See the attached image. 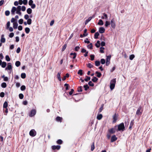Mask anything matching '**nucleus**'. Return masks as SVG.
<instances>
[{"instance_id": "obj_1", "label": "nucleus", "mask_w": 152, "mask_h": 152, "mask_svg": "<svg viewBox=\"0 0 152 152\" xmlns=\"http://www.w3.org/2000/svg\"><path fill=\"white\" fill-rule=\"evenodd\" d=\"M116 79L114 78L110 82V88L111 91L113 90L115 87L116 83Z\"/></svg>"}, {"instance_id": "obj_2", "label": "nucleus", "mask_w": 152, "mask_h": 152, "mask_svg": "<svg viewBox=\"0 0 152 152\" xmlns=\"http://www.w3.org/2000/svg\"><path fill=\"white\" fill-rule=\"evenodd\" d=\"M118 131H120L121 130L123 131L125 129L124 124L123 123H122L120 124H119L118 126Z\"/></svg>"}, {"instance_id": "obj_3", "label": "nucleus", "mask_w": 152, "mask_h": 152, "mask_svg": "<svg viewBox=\"0 0 152 152\" xmlns=\"http://www.w3.org/2000/svg\"><path fill=\"white\" fill-rule=\"evenodd\" d=\"M142 112L143 109L142 108V107L140 106L137 111L136 115L140 116L142 114Z\"/></svg>"}, {"instance_id": "obj_4", "label": "nucleus", "mask_w": 152, "mask_h": 152, "mask_svg": "<svg viewBox=\"0 0 152 152\" xmlns=\"http://www.w3.org/2000/svg\"><path fill=\"white\" fill-rule=\"evenodd\" d=\"M36 132L34 129H31L29 132V135L32 137L36 136Z\"/></svg>"}, {"instance_id": "obj_5", "label": "nucleus", "mask_w": 152, "mask_h": 152, "mask_svg": "<svg viewBox=\"0 0 152 152\" xmlns=\"http://www.w3.org/2000/svg\"><path fill=\"white\" fill-rule=\"evenodd\" d=\"M111 57V56L110 55L107 56L106 64L107 66H108L110 63V61Z\"/></svg>"}, {"instance_id": "obj_6", "label": "nucleus", "mask_w": 152, "mask_h": 152, "mask_svg": "<svg viewBox=\"0 0 152 152\" xmlns=\"http://www.w3.org/2000/svg\"><path fill=\"white\" fill-rule=\"evenodd\" d=\"M36 111L35 110H32L29 114V116L30 117H32L34 116L36 113Z\"/></svg>"}, {"instance_id": "obj_7", "label": "nucleus", "mask_w": 152, "mask_h": 152, "mask_svg": "<svg viewBox=\"0 0 152 152\" xmlns=\"http://www.w3.org/2000/svg\"><path fill=\"white\" fill-rule=\"evenodd\" d=\"M21 10V7L20 6H18L16 10V13L17 14H18L20 15H21V13L20 12V10Z\"/></svg>"}, {"instance_id": "obj_8", "label": "nucleus", "mask_w": 152, "mask_h": 152, "mask_svg": "<svg viewBox=\"0 0 152 152\" xmlns=\"http://www.w3.org/2000/svg\"><path fill=\"white\" fill-rule=\"evenodd\" d=\"M110 24H111V27L113 28H115V21L114 19H113L111 20Z\"/></svg>"}, {"instance_id": "obj_9", "label": "nucleus", "mask_w": 152, "mask_h": 152, "mask_svg": "<svg viewBox=\"0 0 152 152\" xmlns=\"http://www.w3.org/2000/svg\"><path fill=\"white\" fill-rule=\"evenodd\" d=\"M61 148V146L59 145H53L52 146V148L53 150L57 149L58 150L60 149Z\"/></svg>"}, {"instance_id": "obj_10", "label": "nucleus", "mask_w": 152, "mask_h": 152, "mask_svg": "<svg viewBox=\"0 0 152 152\" xmlns=\"http://www.w3.org/2000/svg\"><path fill=\"white\" fill-rule=\"evenodd\" d=\"M105 31V29L104 27H100L99 28V32L101 34L104 33Z\"/></svg>"}, {"instance_id": "obj_11", "label": "nucleus", "mask_w": 152, "mask_h": 152, "mask_svg": "<svg viewBox=\"0 0 152 152\" xmlns=\"http://www.w3.org/2000/svg\"><path fill=\"white\" fill-rule=\"evenodd\" d=\"M117 138L116 137L115 135H113L112 137L111 138V142H114L116 141L117 140Z\"/></svg>"}, {"instance_id": "obj_12", "label": "nucleus", "mask_w": 152, "mask_h": 152, "mask_svg": "<svg viewBox=\"0 0 152 152\" xmlns=\"http://www.w3.org/2000/svg\"><path fill=\"white\" fill-rule=\"evenodd\" d=\"M12 69V66L11 65V64L10 63H9L8 64L7 67L5 69V70H7V69L8 70H11Z\"/></svg>"}, {"instance_id": "obj_13", "label": "nucleus", "mask_w": 152, "mask_h": 152, "mask_svg": "<svg viewBox=\"0 0 152 152\" xmlns=\"http://www.w3.org/2000/svg\"><path fill=\"white\" fill-rule=\"evenodd\" d=\"M113 123H115L117 120V117L116 116V114H115L113 116Z\"/></svg>"}, {"instance_id": "obj_14", "label": "nucleus", "mask_w": 152, "mask_h": 152, "mask_svg": "<svg viewBox=\"0 0 152 152\" xmlns=\"http://www.w3.org/2000/svg\"><path fill=\"white\" fill-rule=\"evenodd\" d=\"M108 132L110 133L111 134L114 133L115 132V128H112L111 129L108 130Z\"/></svg>"}, {"instance_id": "obj_15", "label": "nucleus", "mask_w": 152, "mask_h": 152, "mask_svg": "<svg viewBox=\"0 0 152 152\" xmlns=\"http://www.w3.org/2000/svg\"><path fill=\"white\" fill-rule=\"evenodd\" d=\"M17 10V8L16 7H12V8L11 10V12L12 15H14L15 12Z\"/></svg>"}, {"instance_id": "obj_16", "label": "nucleus", "mask_w": 152, "mask_h": 152, "mask_svg": "<svg viewBox=\"0 0 152 152\" xmlns=\"http://www.w3.org/2000/svg\"><path fill=\"white\" fill-rule=\"evenodd\" d=\"M103 16L101 17V18L102 19H105L106 20H107L108 17L107 15L105 13H103L102 14Z\"/></svg>"}, {"instance_id": "obj_17", "label": "nucleus", "mask_w": 152, "mask_h": 152, "mask_svg": "<svg viewBox=\"0 0 152 152\" xmlns=\"http://www.w3.org/2000/svg\"><path fill=\"white\" fill-rule=\"evenodd\" d=\"M4 34H2L1 36V39L0 40V41L2 43H4L5 42V39L4 37Z\"/></svg>"}, {"instance_id": "obj_18", "label": "nucleus", "mask_w": 152, "mask_h": 152, "mask_svg": "<svg viewBox=\"0 0 152 152\" xmlns=\"http://www.w3.org/2000/svg\"><path fill=\"white\" fill-rule=\"evenodd\" d=\"M134 124V120H132L131 121L130 124V126L129 128V129L130 130H131L132 128V127Z\"/></svg>"}, {"instance_id": "obj_19", "label": "nucleus", "mask_w": 152, "mask_h": 152, "mask_svg": "<svg viewBox=\"0 0 152 152\" xmlns=\"http://www.w3.org/2000/svg\"><path fill=\"white\" fill-rule=\"evenodd\" d=\"M18 25V23L16 22L14 23H13V28L15 29H17V28Z\"/></svg>"}, {"instance_id": "obj_20", "label": "nucleus", "mask_w": 152, "mask_h": 152, "mask_svg": "<svg viewBox=\"0 0 152 152\" xmlns=\"http://www.w3.org/2000/svg\"><path fill=\"white\" fill-rule=\"evenodd\" d=\"M62 118L59 116H57L56 118V120L57 121L61 122L62 120Z\"/></svg>"}, {"instance_id": "obj_21", "label": "nucleus", "mask_w": 152, "mask_h": 152, "mask_svg": "<svg viewBox=\"0 0 152 152\" xmlns=\"http://www.w3.org/2000/svg\"><path fill=\"white\" fill-rule=\"evenodd\" d=\"M61 72H59L57 75V78L58 80L60 81H61Z\"/></svg>"}, {"instance_id": "obj_22", "label": "nucleus", "mask_w": 152, "mask_h": 152, "mask_svg": "<svg viewBox=\"0 0 152 152\" xmlns=\"http://www.w3.org/2000/svg\"><path fill=\"white\" fill-rule=\"evenodd\" d=\"M99 35V34L98 32H96L94 34V38L95 39H97L98 38V36Z\"/></svg>"}, {"instance_id": "obj_23", "label": "nucleus", "mask_w": 152, "mask_h": 152, "mask_svg": "<svg viewBox=\"0 0 152 152\" xmlns=\"http://www.w3.org/2000/svg\"><path fill=\"white\" fill-rule=\"evenodd\" d=\"M102 117V114L98 115L96 117L97 119L98 120H101Z\"/></svg>"}, {"instance_id": "obj_24", "label": "nucleus", "mask_w": 152, "mask_h": 152, "mask_svg": "<svg viewBox=\"0 0 152 152\" xmlns=\"http://www.w3.org/2000/svg\"><path fill=\"white\" fill-rule=\"evenodd\" d=\"M7 64L5 62L3 61L2 62V64H1V66L2 67L4 68L6 66Z\"/></svg>"}, {"instance_id": "obj_25", "label": "nucleus", "mask_w": 152, "mask_h": 152, "mask_svg": "<svg viewBox=\"0 0 152 152\" xmlns=\"http://www.w3.org/2000/svg\"><path fill=\"white\" fill-rule=\"evenodd\" d=\"M92 18L91 17H89L88 19L86 20L85 22V24H87L88 22L90 21L91 19Z\"/></svg>"}, {"instance_id": "obj_26", "label": "nucleus", "mask_w": 152, "mask_h": 152, "mask_svg": "<svg viewBox=\"0 0 152 152\" xmlns=\"http://www.w3.org/2000/svg\"><path fill=\"white\" fill-rule=\"evenodd\" d=\"M32 10L30 8H28L27 10V12L29 14H31L32 13Z\"/></svg>"}, {"instance_id": "obj_27", "label": "nucleus", "mask_w": 152, "mask_h": 152, "mask_svg": "<svg viewBox=\"0 0 152 152\" xmlns=\"http://www.w3.org/2000/svg\"><path fill=\"white\" fill-rule=\"evenodd\" d=\"M25 31L26 34H28L29 33L30 31V28L28 27H26L25 28Z\"/></svg>"}, {"instance_id": "obj_28", "label": "nucleus", "mask_w": 152, "mask_h": 152, "mask_svg": "<svg viewBox=\"0 0 152 152\" xmlns=\"http://www.w3.org/2000/svg\"><path fill=\"white\" fill-rule=\"evenodd\" d=\"M7 86V84L5 82H3L1 84V86L3 88H5Z\"/></svg>"}, {"instance_id": "obj_29", "label": "nucleus", "mask_w": 152, "mask_h": 152, "mask_svg": "<svg viewBox=\"0 0 152 152\" xmlns=\"http://www.w3.org/2000/svg\"><path fill=\"white\" fill-rule=\"evenodd\" d=\"M95 73L97 74V76L98 77H100L102 75V74L100 72H99L98 71H96Z\"/></svg>"}, {"instance_id": "obj_30", "label": "nucleus", "mask_w": 152, "mask_h": 152, "mask_svg": "<svg viewBox=\"0 0 152 152\" xmlns=\"http://www.w3.org/2000/svg\"><path fill=\"white\" fill-rule=\"evenodd\" d=\"M21 77L22 78H25L26 77V74L24 73H22L21 74Z\"/></svg>"}, {"instance_id": "obj_31", "label": "nucleus", "mask_w": 152, "mask_h": 152, "mask_svg": "<svg viewBox=\"0 0 152 152\" xmlns=\"http://www.w3.org/2000/svg\"><path fill=\"white\" fill-rule=\"evenodd\" d=\"M98 24L99 25H103L104 23L103 21L102 20L100 19L99 20V21Z\"/></svg>"}, {"instance_id": "obj_32", "label": "nucleus", "mask_w": 152, "mask_h": 152, "mask_svg": "<svg viewBox=\"0 0 152 152\" xmlns=\"http://www.w3.org/2000/svg\"><path fill=\"white\" fill-rule=\"evenodd\" d=\"M20 64V62L19 61H17L16 62L15 65L17 67L19 66Z\"/></svg>"}, {"instance_id": "obj_33", "label": "nucleus", "mask_w": 152, "mask_h": 152, "mask_svg": "<svg viewBox=\"0 0 152 152\" xmlns=\"http://www.w3.org/2000/svg\"><path fill=\"white\" fill-rule=\"evenodd\" d=\"M8 106V103L7 102H5L3 104V107L4 108H7Z\"/></svg>"}, {"instance_id": "obj_34", "label": "nucleus", "mask_w": 152, "mask_h": 152, "mask_svg": "<svg viewBox=\"0 0 152 152\" xmlns=\"http://www.w3.org/2000/svg\"><path fill=\"white\" fill-rule=\"evenodd\" d=\"M70 55L71 56H72L73 55V59H75V58H76V53H71L70 54Z\"/></svg>"}, {"instance_id": "obj_35", "label": "nucleus", "mask_w": 152, "mask_h": 152, "mask_svg": "<svg viewBox=\"0 0 152 152\" xmlns=\"http://www.w3.org/2000/svg\"><path fill=\"white\" fill-rule=\"evenodd\" d=\"M98 80V79L95 77H94L92 79V80L94 82H96Z\"/></svg>"}, {"instance_id": "obj_36", "label": "nucleus", "mask_w": 152, "mask_h": 152, "mask_svg": "<svg viewBox=\"0 0 152 152\" xmlns=\"http://www.w3.org/2000/svg\"><path fill=\"white\" fill-rule=\"evenodd\" d=\"M95 64L96 66H99L100 64V62L99 61H95Z\"/></svg>"}, {"instance_id": "obj_37", "label": "nucleus", "mask_w": 152, "mask_h": 152, "mask_svg": "<svg viewBox=\"0 0 152 152\" xmlns=\"http://www.w3.org/2000/svg\"><path fill=\"white\" fill-rule=\"evenodd\" d=\"M110 24V23L108 21H106L105 22V27H107Z\"/></svg>"}, {"instance_id": "obj_38", "label": "nucleus", "mask_w": 152, "mask_h": 152, "mask_svg": "<svg viewBox=\"0 0 152 152\" xmlns=\"http://www.w3.org/2000/svg\"><path fill=\"white\" fill-rule=\"evenodd\" d=\"M32 20L30 18H29L27 20V23L28 25H30L31 23Z\"/></svg>"}, {"instance_id": "obj_39", "label": "nucleus", "mask_w": 152, "mask_h": 152, "mask_svg": "<svg viewBox=\"0 0 152 152\" xmlns=\"http://www.w3.org/2000/svg\"><path fill=\"white\" fill-rule=\"evenodd\" d=\"M95 148L94 143L93 142L91 146V150L92 151H93Z\"/></svg>"}, {"instance_id": "obj_40", "label": "nucleus", "mask_w": 152, "mask_h": 152, "mask_svg": "<svg viewBox=\"0 0 152 152\" xmlns=\"http://www.w3.org/2000/svg\"><path fill=\"white\" fill-rule=\"evenodd\" d=\"M87 66L88 67H89L90 68L93 67V66L90 63L87 64Z\"/></svg>"}, {"instance_id": "obj_41", "label": "nucleus", "mask_w": 152, "mask_h": 152, "mask_svg": "<svg viewBox=\"0 0 152 152\" xmlns=\"http://www.w3.org/2000/svg\"><path fill=\"white\" fill-rule=\"evenodd\" d=\"M82 70L81 69H80L77 72V74H78L82 76L83 75V72H82Z\"/></svg>"}, {"instance_id": "obj_42", "label": "nucleus", "mask_w": 152, "mask_h": 152, "mask_svg": "<svg viewBox=\"0 0 152 152\" xmlns=\"http://www.w3.org/2000/svg\"><path fill=\"white\" fill-rule=\"evenodd\" d=\"M86 78L84 79V80L86 81L87 82L88 81L90 80L91 78L90 77H88V76H86Z\"/></svg>"}, {"instance_id": "obj_43", "label": "nucleus", "mask_w": 152, "mask_h": 152, "mask_svg": "<svg viewBox=\"0 0 152 152\" xmlns=\"http://www.w3.org/2000/svg\"><path fill=\"white\" fill-rule=\"evenodd\" d=\"M135 56L134 54H132L129 56V59L130 60H132L134 58Z\"/></svg>"}, {"instance_id": "obj_44", "label": "nucleus", "mask_w": 152, "mask_h": 152, "mask_svg": "<svg viewBox=\"0 0 152 152\" xmlns=\"http://www.w3.org/2000/svg\"><path fill=\"white\" fill-rule=\"evenodd\" d=\"M62 142H63L61 140H60V139L58 140L57 141V143L58 144H62Z\"/></svg>"}, {"instance_id": "obj_45", "label": "nucleus", "mask_w": 152, "mask_h": 152, "mask_svg": "<svg viewBox=\"0 0 152 152\" xmlns=\"http://www.w3.org/2000/svg\"><path fill=\"white\" fill-rule=\"evenodd\" d=\"M84 87L85 88V90L87 91V89L89 88V87L87 84H86L84 86Z\"/></svg>"}, {"instance_id": "obj_46", "label": "nucleus", "mask_w": 152, "mask_h": 152, "mask_svg": "<svg viewBox=\"0 0 152 152\" xmlns=\"http://www.w3.org/2000/svg\"><path fill=\"white\" fill-rule=\"evenodd\" d=\"M88 35L87 33H86V34H81L80 35V37L81 38H83L84 37L87 36Z\"/></svg>"}, {"instance_id": "obj_47", "label": "nucleus", "mask_w": 152, "mask_h": 152, "mask_svg": "<svg viewBox=\"0 0 152 152\" xmlns=\"http://www.w3.org/2000/svg\"><path fill=\"white\" fill-rule=\"evenodd\" d=\"M82 87L81 86H80L78 87L77 88V91L78 92H81L82 91Z\"/></svg>"}, {"instance_id": "obj_48", "label": "nucleus", "mask_w": 152, "mask_h": 152, "mask_svg": "<svg viewBox=\"0 0 152 152\" xmlns=\"http://www.w3.org/2000/svg\"><path fill=\"white\" fill-rule=\"evenodd\" d=\"M100 52L101 53H104V48H103L102 47H101L100 48Z\"/></svg>"}, {"instance_id": "obj_49", "label": "nucleus", "mask_w": 152, "mask_h": 152, "mask_svg": "<svg viewBox=\"0 0 152 152\" xmlns=\"http://www.w3.org/2000/svg\"><path fill=\"white\" fill-rule=\"evenodd\" d=\"M103 106H104L103 104H102L101 105V106L100 107V108L99 110V113H100L102 112V110L103 109Z\"/></svg>"}, {"instance_id": "obj_50", "label": "nucleus", "mask_w": 152, "mask_h": 152, "mask_svg": "<svg viewBox=\"0 0 152 152\" xmlns=\"http://www.w3.org/2000/svg\"><path fill=\"white\" fill-rule=\"evenodd\" d=\"M19 97L20 99H22L24 97L23 94H20L19 95Z\"/></svg>"}, {"instance_id": "obj_51", "label": "nucleus", "mask_w": 152, "mask_h": 152, "mask_svg": "<svg viewBox=\"0 0 152 152\" xmlns=\"http://www.w3.org/2000/svg\"><path fill=\"white\" fill-rule=\"evenodd\" d=\"M5 58L7 61H10V59L8 55H7L6 56Z\"/></svg>"}, {"instance_id": "obj_52", "label": "nucleus", "mask_w": 152, "mask_h": 152, "mask_svg": "<svg viewBox=\"0 0 152 152\" xmlns=\"http://www.w3.org/2000/svg\"><path fill=\"white\" fill-rule=\"evenodd\" d=\"M26 86L24 85L20 87V89L21 91H24L26 89Z\"/></svg>"}, {"instance_id": "obj_53", "label": "nucleus", "mask_w": 152, "mask_h": 152, "mask_svg": "<svg viewBox=\"0 0 152 152\" xmlns=\"http://www.w3.org/2000/svg\"><path fill=\"white\" fill-rule=\"evenodd\" d=\"M88 84L90 86L92 87L94 86V84L92 83L91 81H89L88 83Z\"/></svg>"}, {"instance_id": "obj_54", "label": "nucleus", "mask_w": 152, "mask_h": 152, "mask_svg": "<svg viewBox=\"0 0 152 152\" xmlns=\"http://www.w3.org/2000/svg\"><path fill=\"white\" fill-rule=\"evenodd\" d=\"M17 21V20L16 19H15V18H12L11 20V22L12 23H14L15 22Z\"/></svg>"}, {"instance_id": "obj_55", "label": "nucleus", "mask_w": 152, "mask_h": 152, "mask_svg": "<svg viewBox=\"0 0 152 152\" xmlns=\"http://www.w3.org/2000/svg\"><path fill=\"white\" fill-rule=\"evenodd\" d=\"M101 63L102 64H104L105 62V59L103 58L101 59Z\"/></svg>"}, {"instance_id": "obj_56", "label": "nucleus", "mask_w": 152, "mask_h": 152, "mask_svg": "<svg viewBox=\"0 0 152 152\" xmlns=\"http://www.w3.org/2000/svg\"><path fill=\"white\" fill-rule=\"evenodd\" d=\"M10 14V12L8 10H7L5 12V15L6 16H8Z\"/></svg>"}, {"instance_id": "obj_57", "label": "nucleus", "mask_w": 152, "mask_h": 152, "mask_svg": "<svg viewBox=\"0 0 152 152\" xmlns=\"http://www.w3.org/2000/svg\"><path fill=\"white\" fill-rule=\"evenodd\" d=\"M64 86L66 87V90L69 89V84L67 83H65L64 85Z\"/></svg>"}, {"instance_id": "obj_58", "label": "nucleus", "mask_w": 152, "mask_h": 152, "mask_svg": "<svg viewBox=\"0 0 152 152\" xmlns=\"http://www.w3.org/2000/svg\"><path fill=\"white\" fill-rule=\"evenodd\" d=\"M91 60V61H93L94 59V56L93 55H91L90 56Z\"/></svg>"}, {"instance_id": "obj_59", "label": "nucleus", "mask_w": 152, "mask_h": 152, "mask_svg": "<svg viewBox=\"0 0 152 152\" xmlns=\"http://www.w3.org/2000/svg\"><path fill=\"white\" fill-rule=\"evenodd\" d=\"M23 22V20L22 19H20L18 21V22L20 24H22Z\"/></svg>"}, {"instance_id": "obj_60", "label": "nucleus", "mask_w": 152, "mask_h": 152, "mask_svg": "<svg viewBox=\"0 0 152 152\" xmlns=\"http://www.w3.org/2000/svg\"><path fill=\"white\" fill-rule=\"evenodd\" d=\"M10 25V21H8L7 22V29L8 28Z\"/></svg>"}, {"instance_id": "obj_61", "label": "nucleus", "mask_w": 152, "mask_h": 152, "mask_svg": "<svg viewBox=\"0 0 152 152\" xmlns=\"http://www.w3.org/2000/svg\"><path fill=\"white\" fill-rule=\"evenodd\" d=\"M4 96V93L3 92H1L0 93V96L1 97H3Z\"/></svg>"}, {"instance_id": "obj_62", "label": "nucleus", "mask_w": 152, "mask_h": 152, "mask_svg": "<svg viewBox=\"0 0 152 152\" xmlns=\"http://www.w3.org/2000/svg\"><path fill=\"white\" fill-rule=\"evenodd\" d=\"M80 49V47L78 46H76L75 48V51H78Z\"/></svg>"}, {"instance_id": "obj_63", "label": "nucleus", "mask_w": 152, "mask_h": 152, "mask_svg": "<svg viewBox=\"0 0 152 152\" xmlns=\"http://www.w3.org/2000/svg\"><path fill=\"white\" fill-rule=\"evenodd\" d=\"M33 3V1L32 0H30L28 2V4L29 5L31 6V5Z\"/></svg>"}, {"instance_id": "obj_64", "label": "nucleus", "mask_w": 152, "mask_h": 152, "mask_svg": "<svg viewBox=\"0 0 152 152\" xmlns=\"http://www.w3.org/2000/svg\"><path fill=\"white\" fill-rule=\"evenodd\" d=\"M14 36V34L13 33H10L9 35V37H10V38H12V37Z\"/></svg>"}]
</instances>
